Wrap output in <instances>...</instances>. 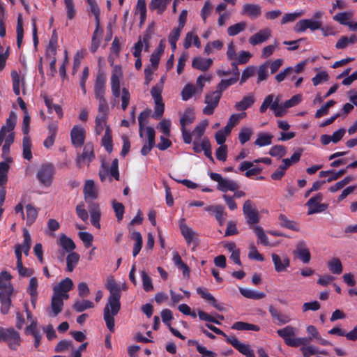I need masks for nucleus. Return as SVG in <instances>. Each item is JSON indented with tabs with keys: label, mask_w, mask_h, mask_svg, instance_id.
I'll return each mask as SVG.
<instances>
[{
	"label": "nucleus",
	"mask_w": 357,
	"mask_h": 357,
	"mask_svg": "<svg viewBox=\"0 0 357 357\" xmlns=\"http://www.w3.org/2000/svg\"><path fill=\"white\" fill-rule=\"evenodd\" d=\"M23 158L27 160L32 159L31 141L29 136H24L22 139Z\"/></svg>",
	"instance_id": "obj_40"
},
{
	"label": "nucleus",
	"mask_w": 357,
	"mask_h": 357,
	"mask_svg": "<svg viewBox=\"0 0 357 357\" xmlns=\"http://www.w3.org/2000/svg\"><path fill=\"white\" fill-rule=\"evenodd\" d=\"M0 341L8 342L10 349L16 350L20 344V333L13 328L0 327Z\"/></svg>",
	"instance_id": "obj_5"
},
{
	"label": "nucleus",
	"mask_w": 357,
	"mask_h": 357,
	"mask_svg": "<svg viewBox=\"0 0 357 357\" xmlns=\"http://www.w3.org/2000/svg\"><path fill=\"white\" fill-rule=\"evenodd\" d=\"M16 121L17 116L13 112H11L9 117L6 119V125L3 126L0 129V130L3 131L4 137H6L7 132H13L15 128Z\"/></svg>",
	"instance_id": "obj_33"
},
{
	"label": "nucleus",
	"mask_w": 357,
	"mask_h": 357,
	"mask_svg": "<svg viewBox=\"0 0 357 357\" xmlns=\"http://www.w3.org/2000/svg\"><path fill=\"white\" fill-rule=\"evenodd\" d=\"M252 167L253 162L250 161H243L238 167V170L240 172H244L246 170L245 176L248 178L258 175L261 172L262 169L261 167H256L252 168Z\"/></svg>",
	"instance_id": "obj_22"
},
{
	"label": "nucleus",
	"mask_w": 357,
	"mask_h": 357,
	"mask_svg": "<svg viewBox=\"0 0 357 357\" xmlns=\"http://www.w3.org/2000/svg\"><path fill=\"white\" fill-rule=\"evenodd\" d=\"M328 268L330 271L336 275H340L342 273L343 268L341 263V261L338 258H333L331 260L328 261Z\"/></svg>",
	"instance_id": "obj_42"
},
{
	"label": "nucleus",
	"mask_w": 357,
	"mask_h": 357,
	"mask_svg": "<svg viewBox=\"0 0 357 357\" xmlns=\"http://www.w3.org/2000/svg\"><path fill=\"white\" fill-rule=\"evenodd\" d=\"M294 256L299 259L304 264H307L311 259L310 252L307 248L304 241H300L296 244V249L293 252Z\"/></svg>",
	"instance_id": "obj_12"
},
{
	"label": "nucleus",
	"mask_w": 357,
	"mask_h": 357,
	"mask_svg": "<svg viewBox=\"0 0 357 357\" xmlns=\"http://www.w3.org/2000/svg\"><path fill=\"white\" fill-rule=\"evenodd\" d=\"M269 154L273 157L282 158L286 155V148L283 145H275L270 149Z\"/></svg>",
	"instance_id": "obj_62"
},
{
	"label": "nucleus",
	"mask_w": 357,
	"mask_h": 357,
	"mask_svg": "<svg viewBox=\"0 0 357 357\" xmlns=\"http://www.w3.org/2000/svg\"><path fill=\"white\" fill-rule=\"evenodd\" d=\"M271 36V31L266 28L261 29L259 31L252 36L249 38V43L252 45H257L258 44L266 42Z\"/></svg>",
	"instance_id": "obj_21"
},
{
	"label": "nucleus",
	"mask_w": 357,
	"mask_h": 357,
	"mask_svg": "<svg viewBox=\"0 0 357 357\" xmlns=\"http://www.w3.org/2000/svg\"><path fill=\"white\" fill-rule=\"evenodd\" d=\"M252 230H253L254 233L255 234V235L257 236L258 240L260 243H261L262 245H264L265 246L269 245V241L268 240V237L266 235V234L264 233V231L261 227H260V226L253 227Z\"/></svg>",
	"instance_id": "obj_49"
},
{
	"label": "nucleus",
	"mask_w": 357,
	"mask_h": 357,
	"mask_svg": "<svg viewBox=\"0 0 357 357\" xmlns=\"http://www.w3.org/2000/svg\"><path fill=\"white\" fill-rule=\"evenodd\" d=\"M11 278V275L6 271L0 273V289L8 290L10 287H12L10 284Z\"/></svg>",
	"instance_id": "obj_48"
},
{
	"label": "nucleus",
	"mask_w": 357,
	"mask_h": 357,
	"mask_svg": "<svg viewBox=\"0 0 357 357\" xmlns=\"http://www.w3.org/2000/svg\"><path fill=\"white\" fill-rule=\"evenodd\" d=\"M88 209L91 215V225L95 227L100 229V220L101 217V213L99 204L95 202H89Z\"/></svg>",
	"instance_id": "obj_17"
},
{
	"label": "nucleus",
	"mask_w": 357,
	"mask_h": 357,
	"mask_svg": "<svg viewBox=\"0 0 357 357\" xmlns=\"http://www.w3.org/2000/svg\"><path fill=\"white\" fill-rule=\"evenodd\" d=\"M239 291L244 297L254 300H259L266 296V294L264 292L242 287L239 288Z\"/></svg>",
	"instance_id": "obj_37"
},
{
	"label": "nucleus",
	"mask_w": 357,
	"mask_h": 357,
	"mask_svg": "<svg viewBox=\"0 0 357 357\" xmlns=\"http://www.w3.org/2000/svg\"><path fill=\"white\" fill-rule=\"evenodd\" d=\"M93 307V303L89 300L77 301L73 305V309L77 312H82Z\"/></svg>",
	"instance_id": "obj_43"
},
{
	"label": "nucleus",
	"mask_w": 357,
	"mask_h": 357,
	"mask_svg": "<svg viewBox=\"0 0 357 357\" xmlns=\"http://www.w3.org/2000/svg\"><path fill=\"white\" fill-rule=\"evenodd\" d=\"M220 226L223 225L224 221L227 217V213L225 212V207L217 204L215 211L213 213Z\"/></svg>",
	"instance_id": "obj_50"
},
{
	"label": "nucleus",
	"mask_w": 357,
	"mask_h": 357,
	"mask_svg": "<svg viewBox=\"0 0 357 357\" xmlns=\"http://www.w3.org/2000/svg\"><path fill=\"white\" fill-rule=\"evenodd\" d=\"M268 63H269L268 61H266L264 63L259 66L258 70H257V75H258L257 83H259L260 82L264 81L267 79Z\"/></svg>",
	"instance_id": "obj_61"
},
{
	"label": "nucleus",
	"mask_w": 357,
	"mask_h": 357,
	"mask_svg": "<svg viewBox=\"0 0 357 357\" xmlns=\"http://www.w3.org/2000/svg\"><path fill=\"white\" fill-rule=\"evenodd\" d=\"M195 119V114L194 109L192 107H188L185 109L183 114L181 117L180 124L181 128H185L187 125L193 123Z\"/></svg>",
	"instance_id": "obj_29"
},
{
	"label": "nucleus",
	"mask_w": 357,
	"mask_h": 357,
	"mask_svg": "<svg viewBox=\"0 0 357 357\" xmlns=\"http://www.w3.org/2000/svg\"><path fill=\"white\" fill-rule=\"evenodd\" d=\"M95 159V153L93 144L91 142H88L85 144L83 152L77 158V165L81 167L82 163L85 160L88 161V165L89 163Z\"/></svg>",
	"instance_id": "obj_15"
},
{
	"label": "nucleus",
	"mask_w": 357,
	"mask_h": 357,
	"mask_svg": "<svg viewBox=\"0 0 357 357\" xmlns=\"http://www.w3.org/2000/svg\"><path fill=\"white\" fill-rule=\"evenodd\" d=\"M58 244L68 252H73L76 247L74 241L63 234H61Z\"/></svg>",
	"instance_id": "obj_30"
},
{
	"label": "nucleus",
	"mask_w": 357,
	"mask_h": 357,
	"mask_svg": "<svg viewBox=\"0 0 357 357\" xmlns=\"http://www.w3.org/2000/svg\"><path fill=\"white\" fill-rule=\"evenodd\" d=\"M17 33V45L18 47H20L22 43L23 36H24V29L23 24L22 22V16L19 15L17 17V24L16 28Z\"/></svg>",
	"instance_id": "obj_58"
},
{
	"label": "nucleus",
	"mask_w": 357,
	"mask_h": 357,
	"mask_svg": "<svg viewBox=\"0 0 357 357\" xmlns=\"http://www.w3.org/2000/svg\"><path fill=\"white\" fill-rule=\"evenodd\" d=\"M243 212L246 219V222L252 229L255 225L259 222L260 218L258 210L253 207L250 199L246 200L243 206Z\"/></svg>",
	"instance_id": "obj_6"
},
{
	"label": "nucleus",
	"mask_w": 357,
	"mask_h": 357,
	"mask_svg": "<svg viewBox=\"0 0 357 357\" xmlns=\"http://www.w3.org/2000/svg\"><path fill=\"white\" fill-rule=\"evenodd\" d=\"M55 168L52 163L43 164L36 174V178L40 183L45 187H50L53 181Z\"/></svg>",
	"instance_id": "obj_4"
},
{
	"label": "nucleus",
	"mask_w": 357,
	"mask_h": 357,
	"mask_svg": "<svg viewBox=\"0 0 357 357\" xmlns=\"http://www.w3.org/2000/svg\"><path fill=\"white\" fill-rule=\"evenodd\" d=\"M59 295L53 294L51 301V308L53 316H57L63 310V301L58 296Z\"/></svg>",
	"instance_id": "obj_38"
},
{
	"label": "nucleus",
	"mask_w": 357,
	"mask_h": 357,
	"mask_svg": "<svg viewBox=\"0 0 357 357\" xmlns=\"http://www.w3.org/2000/svg\"><path fill=\"white\" fill-rule=\"evenodd\" d=\"M107 77L102 70H98L94 83V95L98 100V107L102 109L104 107H109L107 101L105 98L106 91Z\"/></svg>",
	"instance_id": "obj_2"
},
{
	"label": "nucleus",
	"mask_w": 357,
	"mask_h": 357,
	"mask_svg": "<svg viewBox=\"0 0 357 357\" xmlns=\"http://www.w3.org/2000/svg\"><path fill=\"white\" fill-rule=\"evenodd\" d=\"M207 126L208 122L206 121H203L195 126L192 132V135L195 137V139H200L202 136L204 135Z\"/></svg>",
	"instance_id": "obj_53"
},
{
	"label": "nucleus",
	"mask_w": 357,
	"mask_h": 357,
	"mask_svg": "<svg viewBox=\"0 0 357 357\" xmlns=\"http://www.w3.org/2000/svg\"><path fill=\"white\" fill-rule=\"evenodd\" d=\"M150 112L151 111L149 109H145L142 111L138 116L140 137H143V130L147 124V119L149 117Z\"/></svg>",
	"instance_id": "obj_45"
},
{
	"label": "nucleus",
	"mask_w": 357,
	"mask_h": 357,
	"mask_svg": "<svg viewBox=\"0 0 357 357\" xmlns=\"http://www.w3.org/2000/svg\"><path fill=\"white\" fill-rule=\"evenodd\" d=\"M236 78L231 77L227 79H222L218 84L216 91L219 92L222 95V92L226 90L230 86L234 84L236 82Z\"/></svg>",
	"instance_id": "obj_57"
},
{
	"label": "nucleus",
	"mask_w": 357,
	"mask_h": 357,
	"mask_svg": "<svg viewBox=\"0 0 357 357\" xmlns=\"http://www.w3.org/2000/svg\"><path fill=\"white\" fill-rule=\"evenodd\" d=\"M79 260V255L75 252H70L66 257L67 271L72 272Z\"/></svg>",
	"instance_id": "obj_41"
},
{
	"label": "nucleus",
	"mask_w": 357,
	"mask_h": 357,
	"mask_svg": "<svg viewBox=\"0 0 357 357\" xmlns=\"http://www.w3.org/2000/svg\"><path fill=\"white\" fill-rule=\"evenodd\" d=\"M146 131L148 137V142L144 144L140 151L141 154L144 156L147 155L155 145V130L151 127H146Z\"/></svg>",
	"instance_id": "obj_20"
},
{
	"label": "nucleus",
	"mask_w": 357,
	"mask_h": 357,
	"mask_svg": "<svg viewBox=\"0 0 357 357\" xmlns=\"http://www.w3.org/2000/svg\"><path fill=\"white\" fill-rule=\"evenodd\" d=\"M44 102L45 103V105L47 106L48 109V112L51 113L52 112V109L55 111L56 113L58 118L62 119L63 116V112L62 107L61 105L58 104L53 103V100L52 98H48L47 96H44Z\"/></svg>",
	"instance_id": "obj_32"
},
{
	"label": "nucleus",
	"mask_w": 357,
	"mask_h": 357,
	"mask_svg": "<svg viewBox=\"0 0 357 357\" xmlns=\"http://www.w3.org/2000/svg\"><path fill=\"white\" fill-rule=\"evenodd\" d=\"M105 287L109 296L103 310V318L108 330L113 333L115 330L114 317L121 309V288L113 278L107 280Z\"/></svg>",
	"instance_id": "obj_1"
},
{
	"label": "nucleus",
	"mask_w": 357,
	"mask_h": 357,
	"mask_svg": "<svg viewBox=\"0 0 357 357\" xmlns=\"http://www.w3.org/2000/svg\"><path fill=\"white\" fill-rule=\"evenodd\" d=\"M271 257L275 270L278 273L286 271L287 268L290 266V259L287 255L281 257L278 254L273 253Z\"/></svg>",
	"instance_id": "obj_16"
},
{
	"label": "nucleus",
	"mask_w": 357,
	"mask_h": 357,
	"mask_svg": "<svg viewBox=\"0 0 357 357\" xmlns=\"http://www.w3.org/2000/svg\"><path fill=\"white\" fill-rule=\"evenodd\" d=\"M122 76L121 68L116 66L111 76V89L114 97L120 96V78Z\"/></svg>",
	"instance_id": "obj_13"
},
{
	"label": "nucleus",
	"mask_w": 357,
	"mask_h": 357,
	"mask_svg": "<svg viewBox=\"0 0 357 357\" xmlns=\"http://www.w3.org/2000/svg\"><path fill=\"white\" fill-rule=\"evenodd\" d=\"M351 15L347 12L338 13L333 16V20L338 22L340 24L347 25L349 27V24H351L349 22Z\"/></svg>",
	"instance_id": "obj_54"
},
{
	"label": "nucleus",
	"mask_w": 357,
	"mask_h": 357,
	"mask_svg": "<svg viewBox=\"0 0 357 357\" xmlns=\"http://www.w3.org/2000/svg\"><path fill=\"white\" fill-rule=\"evenodd\" d=\"M268 311L272 317L273 322L278 326L287 324L291 320L289 315L281 313L273 305H270L268 307Z\"/></svg>",
	"instance_id": "obj_18"
},
{
	"label": "nucleus",
	"mask_w": 357,
	"mask_h": 357,
	"mask_svg": "<svg viewBox=\"0 0 357 357\" xmlns=\"http://www.w3.org/2000/svg\"><path fill=\"white\" fill-rule=\"evenodd\" d=\"M322 199V194L318 193L307 202L306 206H308L307 215L321 213L327 208V204H321Z\"/></svg>",
	"instance_id": "obj_7"
},
{
	"label": "nucleus",
	"mask_w": 357,
	"mask_h": 357,
	"mask_svg": "<svg viewBox=\"0 0 357 357\" xmlns=\"http://www.w3.org/2000/svg\"><path fill=\"white\" fill-rule=\"evenodd\" d=\"M261 13V7L257 4L246 3L243 7L242 15L246 14L252 18L258 17Z\"/></svg>",
	"instance_id": "obj_27"
},
{
	"label": "nucleus",
	"mask_w": 357,
	"mask_h": 357,
	"mask_svg": "<svg viewBox=\"0 0 357 357\" xmlns=\"http://www.w3.org/2000/svg\"><path fill=\"white\" fill-rule=\"evenodd\" d=\"M197 293L204 300L208 301L213 307L217 309L219 311H222L224 310L223 307L218 303L217 300L215 297L207 291L206 289H204L201 287L197 288Z\"/></svg>",
	"instance_id": "obj_23"
},
{
	"label": "nucleus",
	"mask_w": 357,
	"mask_h": 357,
	"mask_svg": "<svg viewBox=\"0 0 357 357\" xmlns=\"http://www.w3.org/2000/svg\"><path fill=\"white\" fill-rule=\"evenodd\" d=\"M108 114L109 107H104L102 109L98 107V114L95 120V132L97 135H101L103 130L106 129V126H109L107 125Z\"/></svg>",
	"instance_id": "obj_10"
},
{
	"label": "nucleus",
	"mask_w": 357,
	"mask_h": 357,
	"mask_svg": "<svg viewBox=\"0 0 357 357\" xmlns=\"http://www.w3.org/2000/svg\"><path fill=\"white\" fill-rule=\"evenodd\" d=\"M136 10L140 14V23H144L146 17V0H137Z\"/></svg>",
	"instance_id": "obj_59"
},
{
	"label": "nucleus",
	"mask_w": 357,
	"mask_h": 357,
	"mask_svg": "<svg viewBox=\"0 0 357 357\" xmlns=\"http://www.w3.org/2000/svg\"><path fill=\"white\" fill-rule=\"evenodd\" d=\"M180 229L181 234L185 239L187 243L190 244L192 242L195 234L194 231L186 225L182 223L180 225Z\"/></svg>",
	"instance_id": "obj_47"
},
{
	"label": "nucleus",
	"mask_w": 357,
	"mask_h": 357,
	"mask_svg": "<svg viewBox=\"0 0 357 357\" xmlns=\"http://www.w3.org/2000/svg\"><path fill=\"white\" fill-rule=\"evenodd\" d=\"M246 27V23L244 22H241L238 23H236L234 25H231L228 27L227 29V33L230 36H234L239 33L244 31V29Z\"/></svg>",
	"instance_id": "obj_52"
},
{
	"label": "nucleus",
	"mask_w": 357,
	"mask_h": 357,
	"mask_svg": "<svg viewBox=\"0 0 357 357\" xmlns=\"http://www.w3.org/2000/svg\"><path fill=\"white\" fill-rule=\"evenodd\" d=\"M131 238L135 241L132 250V255L135 257L142 249L143 243L142 236L140 232L133 231L131 235Z\"/></svg>",
	"instance_id": "obj_39"
},
{
	"label": "nucleus",
	"mask_w": 357,
	"mask_h": 357,
	"mask_svg": "<svg viewBox=\"0 0 357 357\" xmlns=\"http://www.w3.org/2000/svg\"><path fill=\"white\" fill-rule=\"evenodd\" d=\"M208 175L211 180L218 183L217 189L221 192L236 191L240 188V185L237 181L223 178L218 173L210 172Z\"/></svg>",
	"instance_id": "obj_3"
},
{
	"label": "nucleus",
	"mask_w": 357,
	"mask_h": 357,
	"mask_svg": "<svg viewBox=\"0 0 357 357\" xmlns=\"http://www.w3.org/2000/svg\"><path fill=\"white\" fill-rule=\"evenodd\" d=\"M24 241L22 244H17L16 246H20L21 250L24 254L27 256L31 246V238L29 231L26 229L23 231Z\"/></svg>",
	"instance_id": "obj_36"
},
{
	"label": "nucleus",
	"mask_w": 357,
	"mask_h": 357,
	"mask_svg": "<svg viewBox=\"0 0 357 357\" xmlns=\"http://www.w3.org/2000/svg\"><path fill=\"white\" fill-rule=\"evenodd\" d=\"M112 207L115 213V215L117 218V220L119 222L123 218V214L125 212L124 206L120 203L117 202L116 200L112 202Z\"/></svg>",
	"instance_id": "obj_60"
},
{
	"label": "nucleus",
	"mask_w": 357,
	"mask_h": 357,
	"mask_svg": "<svg viewBox=\"0 0 357 357\" xmlns=\"http://www.w3.org/2000/svg\"><path fill=\"white\" fill-rule=\"evenodd\" d=\"M227 342L231 344L236 350L246 357H256L254 351L249 344L241 343L235 336L227 337Z\"/></svg>",
	"instance_id": "obj_11"
},
{
	"label": "nucleus",
	"mask_w": 357,
	"mask_h": 357,
	"mask_svg": "<svg viewBox=\"0 0 357 357\" xmlns=\"http://www.w3.org/2000/svg\"><path fill=\"white\" fill-rule=\"evenodd\" d=\"M301 351H302V354L304 357H310L313 355L321 354H326V352L323 351H320L317 347L314 346H310L308 345L307 347H302L301 348Z\"/></svg>",
	"instance_id": "obj_56"
},
{
	"label": "nucleus",
	"mask_w": 357,
	"mask_h": 357,
	"mask_svg": "<svg viewBox=\"0 0 357 357\" xmlns=\"http://www.w3.org/2000/svg\"><path fill=\"white\" fill-rule=\"evenodd\" d=\"M85 137V129L79 125H75L70 131L72 144L75 148L82 147L84 144Z\"/></svg>",
	"instance_id": "obj_8"
},
{
	"label": "nucleus",
	"mask_w": 357,
	"mask_h": 357,
	"mask_svg": "<svg viewBox=\"0 0 357 357\" xmlns=\"http://www.w3.org/2000/svg\"><path fill=\"white\" fill-rule=\"evenodd\" d=\"M26 224L27 225H31L37 218L38 211L31 204H27L26 206Z\"/></svg>",
	"instance_id": "obj_46"
},
{
	"label": "nucleus",
	"mask_w": 357,
	"mask_h": 357,
	"mask_svg": "<svg viewBox=\"0 0 357 357\" xmlns=\"http://www.w3.org/2000/svg\"><path fill=\"white\" fill-rule=\"evenodd\" d=\"M167 3L165 0H151L149 3L151 10H158V14H162L166 9Z\"/></svg>",
	"instance_id": "obj_51"
},
{
	"label": "nucleus",
	"mask_w": 357,
	"mask_h": 357,
	"mask_svg": "<svg viewBox=\"0 0 357 357\" xmlns=\"http://www.w3.org/2000/svg\"><path fill=\"white\" fill-rule=\"evenodd\" d=\"M83 193L84 195L85 201L89 204V202H93L98 198V192L93 180H87L85 182Z\"/></svg>",
	"instance_id": "obj_19"
},
{
	"label": "nucleus",
	"mask_w": 357,
	"mask_h": 357,
	"mask_svg": "<svg viewBox=\"0 0 357 357\" xmlns=\"http://www.w3.org/2000/svg\"><path fill=\"white\" fill-rule=\"evenodd\" d=\"M252 134V129L250 128H243L238 135V139L241 144L248 142Z\"/></svg>",
	"instance_id": "obj_63"
},
{
	"label": "nucleus",
	"mask_w": 357,
	"mask_h": 357,
	"mask_svg": "<svg viewBox=\"0 0 357 357\" xmlns=\"http://www.w3.org/2000/svg\"><path fill=\"white\" fill-rule=\"evenodd\" d=\"M13 287H10L8 290H2L0 291V310L3 314H7L9 312L12 305L10 296L13 294Z\"/></svg>",
	"instance_id": "obj_14"
},
{
	"label": "nucleus",
	"mask_w": 357,
	"mask_h": 357,
	"mask_svg": "<svg viewBox=\"0 0 357 357\" xmlns=\"http://www.w3.org/2000/svg\"><path fill=\"white\" fill-rule=\"evenodd\" d=\"M273 136L268 133L260 132L255 142V145L262 147L272 144Z\"/></svg>",
	"instance_id": "obj_44"
},
{
	"label": "nucleus",
	"mask_w": 357,
	"mask_h": 357,
	"mask_svg": "<svg viewBox=\"0 0 357 357\" xmlns=\"http://www.w3.org/2000/svg\"><path fill=\"white\" fill-rule=\"evenodd\" d=\"M73 287V280L69 278L62 280L57 285L53 288L54 294L59 295L60 292H68Z\"/></svg>",
	"instance_id": "obj_26"
},
{
	"label": "nucleus",
	"mask_w": 357,
	"mask_h": 357,
	"mask_svg": "<svg viewBox=\"0 0 357 357\" xmlns=\"http://www.w3.org/2000/svg\"><path fill=\"white\" fill-rule=\"evenodd\" d=\"M255 98L252 95L244 96L243 99L236 102L234 107L237 111H245L255 103Z\"/></svg>",
	"instance_id": "obj_28"
},
{
	"label": "nucleus",
	"mask_w": 357,
	"mask_h": 357,
	"mask_svg": "<svg viewBox=\"0 0 357 357\" xmlns=\"http://www.w3.org/2000/svg\"><path fill=\"white\" fill-rule=\"evenodd\" d=\"M213 60L211 59H206L203 57H195L192 60V68L202 70L206 71L212 65Z\"/></svg>",
	"instance_id": "obj_24"
},
{
	"label": "nucleus",
	"mask_w": 357,
	"mask_h": 357,
	"mask_svg": "<svg viewBox=\"0 0 357 357\" xmlns=\"http://www.w3.org/2000/svg\"><path fill=\"white\" fill-rule=\"evenodd\" d=\"M57 41H58V36L56 30H54L52 34L51 39L49 42L46 56L50 57L51 56H55L56 54V49H57Z\"/></svg>",
	"instance_id": "obj_34"
},
{
	"label": "nucleus",
	"mask_w": 357,
	"mask_h": 357,
	"mask_svg": "<svg viewBox=\"0 0 357 357\" xmlns=\"http://www.w3.org/2000/svg\"><path fill=\"white\" fill-rule=\"evenodd\" d=\"M296 328L291 326H287L277 331V334L284 340V343L291 347L296 344Z\"/></svg>",
	"instance_id": "obj_9"
},
{
	"label": "nucleus",
	"mask_w": 357,
	"mask_h": 357,
	"mask_svg": "<svg viewBox=\"0 0 357 357\" xmlns=\"http://www.w3.org/2000/svg\"><path fill=\"white\" fill-rule=\"evenodd\" d=\"M278 220L281 227L295 231H299L298 223L295 221L289 220L285 215L280 214L278 216Z\"/></svg>",
	"instance_id": "obj_31"
},
{
	"label": "nucleus",
	"mask_w": 357,
	"mask_h": 357,
	"mask_svg": "<svg viewBox=\"0 0 357 357\" xmlns=\"http://www.w3.org/2000/svg\"><path fill=\"white\" fill-rule=\"evenodd\" d=\"M195 86L192 84H187L181 91V97L184 101L190 99L195 93Z\"/></svg>",
	"instance_id": "obj_55"
},
{
	"label": "nucleus",
	"mask_w": 357,
	"mask_h": 357,
	"mask_svg": "<svg viewBox=\"0 0 357 357\" xmlns=\"http://www.w3.org/2000/svg\"><path fill=\"white\" fill-rule=\"evenodd\" d=\"M102 146L108 153L113 151V140H112V131L109 126H106L105 135L102 138Z\"/></svg>",
	"instance_id": "obj_25"
},
{
	"label": "nucleus",
	"mask_w": 357,
	"mask_h": 357,
	"mask_svg": "<svg viewBox=\"0 0 357 357\" xmlns=\"http://www.w3.org/2000/svg\"><path fill=\"white\" fill-rule=\"evenodd\" d=\"M155 102V111L152 114V117L155 119H160L162 118L164 110H165V104L161 101H154Z\"/></svg>",
	"instance_id": "obj_64"
},
{
	"label": "nucleus",
	"mask_w": 357,
	"mask_h": 357,
	"mask_svg": "<svg viewBox=\"0 0 357 357\" xmlns=\"http://www.w3.org/2000/svg\"><path fill=\"white\" fill-rule=\"evenodd\" d=\"M231 328L233 330L237 331H259L260 327L257 325L243 322V321H236L231 326Z\"/></svg>",
	"instance_id": "obj_35"
}]
</instances>
